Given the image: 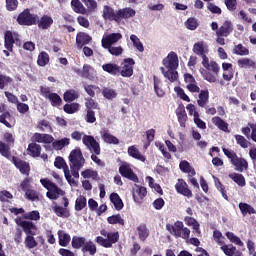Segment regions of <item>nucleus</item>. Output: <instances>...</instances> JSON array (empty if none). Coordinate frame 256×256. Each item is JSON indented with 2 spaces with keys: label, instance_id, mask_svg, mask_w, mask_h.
Instances as JSON below:
<instances>
[{
  "label": "nucleus",
  "instance_id": "f257e3e1",
  "mask_svg": "<svg viewBox=\"0 0 256 256\" xmlns=\"http://www.w3.org/2000/svg\"><path fill=\"white\" fill-rule=\"evenodd\" d=\"M202 58V65L204 68L200 69V73L205 81L208 83H217V77L219 76V71H221V67L215 61L209 62V57L207 54L200 55Z\"/></svg>",
  "mask_w": 256,
  "mask_h": 256
},
{
  "label": "nucleus",
  "instance_id": "f03ea898",
  "mask_svg": "<svg viewBox=\"0 0 256 256\" xmlns=\"http://www.w3.org/2000/svg\"><path fill=\"white\" fill-rule=\"evenodd\" d=\"M222 151L227 159H229L231 165L235 167V171L243 173V171H247V169H249V162H247L245 158L237 156V152L225 147L222 148Z\"/></svg>",
  "mask_w": 256,
  "mask_h": 256
},
{
  "label": "nucleus",
  "instance_id": "7ed1b4c3",
  "mask_svg": "<svg viewBox=\"0 0 256 256\" xmlns=\"http://www.w3.org/2000/svg\"><path fill=\"white\" fill-rule=\"evenodd\" d=\"M166 229L170 232V235L176 237V239H189L191 230L183 224L182 221H176L174 225L166 224Z\"/></svg>",
  "mask_w": 256,
  "mask_h": 256
},
{
  "label": "nucleus",
  "instance_id": "20e7f679",
  "mask_svg": "<svg viewBox=\"0 0 256 256\" xmlns=\"http://www.w3.org/2000/svg\"><path fill=\"white\" fill-rule=\"evenodd\" d=\"M18 25H24L26 27H31L32 25H37L38 15L32 14L29 8L24 9L16 19Z\"/></svg>",
  "mask_w": 256,
  "mask_h": 256
},
{
  "label": "nucleus",
  "instance_id": "39448f33",
  "mask_svg": "<svg viewBox=\"0 0 256 256\" xmlns=\"http://www.w3.org/2000/svg\"><path fill=\"white\" fill-rule=\"evenodd\" d=\"M13 45L21 47V36L17 32L7 30L4 33V47L8 51H13Z\"/></svg>",
  "mask_w": 256,
  "mask_h": 256
},
{
  "label": "nucleus",
  "instance_id": "423d86ee",
  "mask_svg": "<svg viewBox=\"0 0 256 256\" xmlns=\"http://www.w3.org/2000/svg\"><path fill=\"white\" fill-rule=\"evenodd\" d=\"M70 167H84L85 157H83V152L80 147H76L69 154Z\"/></svg>",
  "mask_w": 256,
  "mask_h": 256
},
{
  "label": "nucleus",
  "instance_id": "0eeeda50",
  "mask_svg": "<svg viewBox=\"0 0 256 256\" xmlns=\"http://www.w3.org/2000/svg\"><path fill=\"white\" fill-rule=\"evenodd\" d=\"M40 93L45 99H49L52 107H61L63 104V99L57 93H51V88L40 87Z\"/></svg>",
  "mask_w": 256,
  "mask_h": 256
},
{
  "label": "nucleus",
  "instance_id": "6e6552de",
  "mask_svg": "<svg viewBox=\"0 0 256 256\" xmlns=\"http://www.w3.org/2000/svg\"><path fill=\"white\" fill-rule=\"evenodd\" d=\"M82 143L95 155H101V145L95 140V137L85 134L82 138Z\"/></svg>",
  "mask_w": 256,
  "mask_h": 256
},
{
  "label": "nucleus",
  "instance_id": "1a4fd4ad",
  "mask_svg": "<svg viewBox=\"0 0 256 256\" xmlns=\"http://www.w3.org/2000/svg\"><path fill=\"white\" fill-rule=\"evenodd\" d=\"M54 167L56 169H63L64 171V177L68 183H75V179L71 177V171L69 170V165H67V162H65V159L61 156H57L54 161Z\"/></svg>",
  "mask_w": 256,
  "mask_h": 256
},
{
  "label": "nucleus",
  "instance_id": "9d476101",
  "mask_svg": "<svg viewBox=\"0 0 256 256\" xmlns=\"http://www.w3.org/2000/svg\"><path fill=\"white\" fill-rule=\"evenodd\" d=\"M12 163L20 171L22 175H26V177H29V173H31V165H29L28 162L25 160H22L18 157L13 156L12 157Z\"/></svg>",
  "mask_w": 256,
  "mask_h": 256
},
{
  "label": "nucleus",
  "instance_id": "9b49d317",
  "mask_svg": "<svg viewBox=\"0 0 256 256\" xmlns=\"http://www.w3.org/2000/svg\"><path fill=\"white\" fill-rule=\"evenodd\" d=\"M121 39H123V35L121 33H111L106 36H103V38L101 40L102 47H103V49L109 48V47L115 45V43H119V41H121Z\"/></svg>",
  "mask_w": 256,
  "mask_h": 256
},
{
  "label": "nucleus",
  "instance_id": "f8f14e48",
  "mask_svg": "<svg viewBox=\"0 0 256 256\" xmlns=\"http://www.w3.org/2000/svg\"><path fill=\"white\" fill-rule=\"evenodd\" d=\"M175 189L179 195H183V197H187V199L193 197V191L190 190L189 184L183 179H178V182L175 184Z\"/></svg>",
  "mask_w": 256,
  "mask_h": 256
},
{
  "label": "nucleus",
  "instance_id": "ddd939ff",
  "mask_svg": "<svg viewBox=\"0 0 256 256\" xmlns=\"http://www.w3.org/2000/svg\"><path fill=\"white\" fill-rule=\"evenodd\" d=\"M119 173L122 175L125 179H129V181H133V183H139V177H137V174L133 172V169L127 164H123L119 167Z\"/></svg>",
  "mask_w": 256,
  "mask_h": 256
},
{
  "label": "nucleus",
  "instance_id": "4468645a",
  "mask_svg": "<svg viewBox=\"0 0 256 256\" xmlns=\"http://www.w3.org/2000/svg\"><path fill=\"white\" fill-rule=\"evenodd\" d=\"M162 63L166 69H177L179 67V56L172 51L163 59Z\"/></svg>",
  "mask_w": 256,
  "mask_h": 256
},
{
  "label": "nucleus",
  "instance_id": "2eb2a0df",
  "mask_svg": "<svg viewBox=\"0 0 256 256\" xmlns=\"http://www.w3.org/2000/svg\"><path fill=\"white\" fill-rule=\"evenodd\" d=\"M36 231L37 229H29L28 231L24 232L26 235L24 240L26 249H35V247L39 245V242L35 240V235H37Z\"/></svg>",
  "mask_w": 256,
  "mask_h": 256
},
{
  "label": "nucleus",
  "instance_id": "dca6fc26",
  "mask_svg": "<svg viewBox=\"0 0 256 256\" xmlns=\"http://www.w3.org/2000/svg\"><path fill=\"white\" fill-rule=\"evenodd\" d=\"M233 29V22H231V20H225L216 31V35H219L220 37H229V35L233 33Z\"/></svg>",
  "mask_w": 256,
  "mask_h": 256
},
{
  "label": "nucleus",
  "instance_id": "f3484780",
  "mask_svg": "<svg viewBox=\"0 0 256 256\" xmlns=\"http://www.w3.org/2000/svg\"><path fill=\"white\" fill-rule=\"evenodd\" d=\"M62 200L64 201V207L54 205L52 209L57 217H69V209H67L69 207V198L63 197Z\"/></svg>",
  "mask_w": 256,
  "mask_h": 256
},
{
  "label": "nucleus",
  "instance_id": "a211bd4d",
  "mask_svg": "<svg viewBox=\"0 0 256 256\" xmlns=\"http://www.w3.org/2000/svg\"><path fill=\"white\" fill-rule=\"evenodd\" d=\"M102 17L103 19H105V21H115L116 23H118L119 11L115 12V9H113V7L105 5L103 7Z\"/></svg>",
  "mask_w": 256,
  "mask_h": 256
},
{
  "label": "nucleus",
  "instance_id": "6ab92c4d",
  "mask_svg": "<svg viewBox=\"0 0 256 256\" xmlns=\"http://www.w3.org/2000/svg\"><path fill=\"white\" fill-rule=\"evenodd\" d=\"M124 65L122 70H120V74L122 77H132L133 76V65H135V60L133 58H125Z\"/></svg>",
  "mask_w": 256,
  "mask_h": 256
},
{
  "label": "nucleus",
  "instance_id": "aec40b11",
  "mask_svg": "<svg viewBox=\"0 0 256 256\" xmlns=\"http://www.w3.org/2000/svg\"><path fill=\"white\" fill-rule=\"evenodd\" d=\"M65 195V191L63 189L59 188L57 184H54L53 187L48 189L46 192V197L50 199L51 201H57L59 197H63Z\"/></svg>",
  "mask_w": 256,
  "mask_h": 256
},
{
  "label": "nucleus",
  "instance_id": "412c9836",
  "mask_svg": "<svg viewBox=\"0 0 256 256\" xmlns=\"http://www.w3.org/2000/svg\"><path fill=\"white\" fill-rule=\"evenodd\" d=\"M6 109L7 106L5 105V103H0V113H2L0 115V123H2V125H5V127H8V129H11V127L13 126L7 121V119H11V112L6 111Z\"/></svg>",
  "mask_w": 256,
  "mask_h": 256
},
{
  "label": "nucleus",
  "instance_id": "4be33fe9",
  "mask_svg": "<svg viewBox=\"0 0 256 256\" xmlns=\"http://www.w3.org/2000/svg\"><path fill=\"white\" fill-rule=\"evenodd\" d=\"M100 234L103 237H106V241H108V245H110V249L111 247H113V245H115V243L119 242V232H108L105 229H102L100 231Z\"/></svg>",
  "mask_w": 256,
  "mask_h": 256
},
{
  "label": "nucleus",
  "instance_id": "5701e85b",
  "mask_svg": "<svg viewBox=\"0 0 256 256\" xmlns=\"http://www.w3.org/2000/svg\"><path fill=\"white\" fill-rule=\"evenodd\" d=\"M137 12L131 7H126L118 10V23H121L122 19H131L135 17Z\"/></svg>",
  "mask_w": 256,
  "mask_h": 256
},
{
  "label": "nucleus",
  "instance_id": "b1692460",
  "mask_svg": "<svg viewBox=\"0 0 256 256\" xmlns=\"http://www.w3.org/2000/svg\"><path fill=\"white\" fill-rule=\"evenodd\" d=\"M15 223L18 225V227H21L22 231L25 233L26 231H29V229H37V225L33 223L32 221L23 220L22 217H16Z\"/></svg>",
  "mask_w": 256,
  "mask_h": 256
},
{
  "label": "nucleus",
  "instance_id": "393cba45",
  "mask_svg": "<svg viewBox=\"0 0 256 256\" xmlns=\"http://www.w3.org/2000/svg\"><path fill=\"white\" fill-rule=\"evenodd\" d=\"M36 25L40 29L47 30L51 28V25H53V18L49 15H43L40 19L38 16V20L36 22Z\"/></svg>",
  "mask_w": 256,
  "mask_h": 256
},
{
  "label": "nucleus",
  "instance_id": "a878e982",
  "mask_svg": "<svg viewBox=\"0 0 256 256\" xmlns=\"http://www.w3.org/2000/svg\"><path fill=\"white\" fill-rule=\"evenodd\" d=\"M179 167L182 173H188V177H195V175H197L195 168H193V166H191L187 160H182L179 164Z\"/></svg>",
  "mask_w": 256,
  "mask_h": 256
},
{
  "label": "nucleus",
  "instance_id": "bb28decb",
  "mask_svg": "<svg viewBox=\"0 0 256 256\" xmlns=\"http://www.w3.org/2000/svg\"><path fill=\"white\" fill-rule=\"evenodd\" d=\"M70 5L74 13H78L80 15H87V8H85L81 0H71Z\"/></svg>",
  "mask_w": 256,
  "mask_h": 256
},
{
  "label": "nucleus",
  "instance_id": "cd10ccee",
  "mask_svg": "<svg viewBox=\"0 0 256 256\" xmlns=\"http://www.w3.org/2000/svg\"><path fill=\"white\" fill-rule=\"evenodd\" d=\"M91 41L92 38L89 36V34L85 32H79L76 36V45L78 47H83V45H89Z\"/></svg>",
  "mask_w": 256,
  "mask_h": 256
},
{
  "label": "nucleus",
  "instance_id": "c85d7f7f",
  "mask_svg": "<svg viewBox=\"0 0 256 256\" xmlns=\"http://www.w3.org/2000/svg\"><path fill=\"white\" fill-rule=\"evenodd\" d=\"M110 201L114 205V209H116V211H121V209L125 207V204L123 203V200L121 199V196H119L118 193H111Z\"/></svg>",
  "mask_w": 256,
  "mask_h": 256
},
{
  "label": "nucleus",
  "instance_id": "c756f323",
  "mask_svg": "<svg viewBox=\"0 0 256 256\" xmlns=\"http://www.w3.org/2000/svg\"><path fill=\"white\" fill-rule=\"evenodd\" d=\"M58 243L60 247H67L71 243V235L69 233L59 230L58 231Z\"/></svg>",
  "mask_w": 256,
  "mask_h": 256
},
{
  "label": "nucleus",
  "instance_id": "7c9ffc66",
  "mask_svg": "<svg viewBox=\"0 0 256 256\" xmlns=\"http://www.w3.org/2000/svg\"><path fill=\"white\" fill-rule=\"evenodd\" d=\"M212 123L215 127H218L220 131H224V133L229 132V124L225 122V120L221 119L219 116H215L212 118Z\"/></svg>",
  "mask_w": 256,
  "mask_h": 256
},
{
  "label": "nucleus",
  "instance_id": "2f4dec72",
  "mask_svg": "<svg viewBox=\"0 0 256 256\" xmlns=\"http://www.w3.org/2000/svg\"><path fill=\"white\" fill-rule=\"evenodd\" d=\"M87 243V238L81 236H73L71 246L73 249H83Z\"/></svg>",
  "mask_w": 256,
  "mask_h": 256
},
{
  "label": "nucleus",
  "instance_id": "473e14b6",
  "mask_svg": "<svg viewBox=\"0 0 256 256\" xmlns=\"http://www.w3.org/2000/svg\"><path fill=\"white\" fill-rule=\"evenodd\" d=\"M27 151L31 157H41V145L35 142H32L28 145Z\"/></svg>",
  "mask_w": 256,
  "mask_h": 256
},
{
  "label": "nucleus",
  "instance_id": "72a5a7b5",
  "mask_svg": "<svg viewBox=\"0 0 256 256\" xmlns=\"http://www.w3.org/2000/svg\"><path fill=\"white\" fill-rule=\"evenodd\" d=\"M81 251L84 254L88 253L89 255L94 256L97 254V245L93 243V241L89 240L86 242Z\"/></svg>",
  "mask_w": 256,
  "mask_h": 256
},
{
  "label": "nucleus",
  "instance_id": "f704fd0d",
  "mask_svg": "<svg viewBox=\"0 0 256 256\" xmlns=\"http://www.w3.org/2000/svg\"><path fill=\"white\" fill-rule=\"evenodd\" d=\"M103 71L109 73L110 75H119L120 68L119 65L113 63H107L102 65Z\"/></svg>",
  "mask_w": 256,
  "mask_h": 256
},
{
  "label": "nucleus",
  "instance_id": "c9c22d12",
  "mask_svg": "<svg viewBox=\"0 0 256 256\" xmlns=\"http://www.w3.org/2000/svg\"><path fill=\"white\" fill-rule=\"evenodd\" d=\"M102 139L109 145H119V138L109 133V130H105L102 134Z\"/></svg>",
  "mask_w": 256,
  "mask_h": 256
},
{
  "label": "nucleus",
  "instance_id": "e433bc0d",
  "mask_svg": "<svg viewBox=\"0 0 256 256\" xmlns=\"http://www.w3.org/2000/svg\"><path fill=\"white\" fill-rule=\"evenodd\" d=\"M198 97L197 104L199 107H205L209 103V90H200Z\"/></svg>",
  "mask_w": 256,
  "mask_h": 256
},
{
  "label": "nucleus",
  "instance_id": "4c0bfd02",
  "mask_svg": "<svg viewBox=\"0 0 256 256\" xmlns=\"http://www.w3.org/2000/svg\"><path fill=\"white\" fill-rule=\"evenodd\" d=\"M137 231L140 241H147V238L149 237V228H147V224H140L137 227Z\"/></svg>",
  "mask_w": 256,
  "mask_h": 256
},
{
  "label": "nucleus",
  "instance_id": "58836bf2",
  "mask_svg": "<svg viewBox=\"0 0 256 256\" xmlns=\"http://www.w3.org/2000/svg\"><path fill=\"white\" fill-rule=\"evenodd\" d=\"M63 99L66 103H72L75 99H79V92L74 89L67 90L63 95Z\"/></svg>",
  "mask_w": 256,
  "mask_h": 256
},
{
  "label": "nucleus",
  "instance_id": "ea45409f",
  "mask_svg": "<svg viewBox=\"0 0 256 256\" xmlns=\"http://www.w3.org/2000/svg\"><path fill=\"white\" fill-rule=\"evenodd\" d=\"M128 155L130 157H133V159H137L138 161L145 162V156H143L141 152H139V149H137V147L135 146L128 147Z\"/></svg>",
  "mask_w": 256,
  "mask_h": 256
},
{
  "label": "nucleus",
  "instance_id": "a19ab883",
  "mask_svg": "<svg viewBox=\"0 0 256 256\" xmlns=\"http://www.w3.org/2000/svg\"><path fill=\"white\" fill-rule=\"evenodd\" d=\"M229 179H232L234 183H237L239 187H245L247 185V182L245 181V176L243 174L239 173H232L228 175Z\"/></svg>",
  "mask_w": 256,
  "mask_h": 256
},
{
  "label": "nucleus",
  "instance_id": "79ce46f5",
  "mask_svg": "<svg viewBox=\"0 0 256 256\" xmlns=\"http://www.w3.org/2000/svg\"><path fill=\"white\" fill-rule=\"evenodd\" d=\"M49 61V54L45 51H41L37 58L38 67H46V65H49Z\"/></svg>",
  "mask_w": 256,
  "mask_h": 256
},
{
  "label": "nucleus",
  "instance_id": "37998d69",
  "mask_svg": "<svg viewBox=\"0 0 256 256\" xmlns=\"http://www.w3.org/2000/svg\"><path fill=\"white\" fill-rule=\"evenodd\" d=\"M71 143V140L69 138H62L60 140H55L52 143V147L53 149H55V151H61V149H63L64 147H67V145H69Z\"/></svg>",
  "mask_w": 256,
  "mask_h": 256
},
{
  "label": "nucleus",
  "instance_id": "c03bdc74",
  "mask_svg": "<svg viewBox=\"0 0 256 256\" xmlns=\"http://www.w3.org/2000/svg\"><path fill=\"white\" fill-rule=\"evenodd\" d=\"M0 155L6 159H13V156L11 155V146L5 144L3 141H0Z\"/></svg>",
  "mask_w": 256,
  "mask_h": 256
},
{
  "label": "nucleus",
  "instance_id": "a18cd8bd",
  "mask_svg": "<svg viewBox=\"0 0 256 256\" xmlns=\"http://www.w3.org/2000/svg\"><path fill=\"white\" fill-rule=\"evenodd\" d=\"M239 209L243 215V217H245L247 214L249 215H255V208H253V206L247 204V203H243L240 202L239 203Z\"/></svg>",
  "mask_w": 256,
  "mask_h": 256
},
{
  "label": "nucleus",
  "instance_id": "49530a36",
  "mask_svg": "<svg viewBox=\"0 0 256 256\" xmlns=\"http://www.w3.org/2000/svg\"><path fill=\"white\" fill-rule=\"evenodd\" d=\"M87 207V198L83 195H80L75 200V211H83Z\"/></svg>",
  "mask_w": 256,
  "mask_h": 256
},
{
  "label": "nucleus",
  "instance_id": "de8ad7c7",
  "mask_svg": "<svg viewBox=\"0 0 256 256\" xmlns=\"http://www.w3.org/2000/svg\"><path fill=\"white\" fill-rule=\"evenodd\" d=\"M238 67H240V69L245 67H248L249 69H256V63L249 58H241L238 60Z\"/></svg>",
  "mask_w": 256,
  "mask_h": 256
},
{
  "label": "nucleus",
  "instance_id": "09e8293b",
  "mask_svg": "<svg viewBox=\"0 0 256 256\" xmlns=\"http://www.w3.org/2000/svg\"><path fill=\"white\" fill-rule=\"evenodd\" d=\"M220 249L226 256H235L237 253V247L233 246V244H222Z\"/></svg>",
  "mask_w": 256,
  "mask_h": 256
},
{
  "label": "nucleus",
  "instance_id": "8fccbe9b",
  "mask_svg": "<svg viewBox=\"0 0 256 256\" xmlns=\"http://www.w3.org/2000/svg\"><path fill=\"white\" fill-rule=\"evenodd\" d=\"M193 53H195V55H198L199 57L201 55H205L207 53V50H205V42L203 41L196 42L193 45Z\"/></svg>",
  "mask_w": 256,
  "mask_h": 256
},
{
  "label": "nucleus",
  "instance_id": "3c124183",
  "mask_svg": "<svg viewBox=\"0 0 256 256\" xmlns=\"http://www.w3.org/2000/svg\"><path fill=\"white\" fill-rule=\"evenodd\" d=\"M165 79H168L170 83H175L179 79V72L177 69H168L164 74Z\"/></svg>",
  "mask_w": 256,
  "mask_h": 256
},
{
  "label": "nucleus",
  "instance_id": "603ef678",
  "mask_svg": "<svg viewBox=\"0 0 256 256\" xmlns=\"http://www.w3.org/2000/svg\"><path fill=\"white\" fill-rule=\"evenodd\" d=\"M154 91L157 97H165V91L161 89V80L157 76L153 77Z\"/></svg>",
  "mask_w": 256,
  "mask_h": 256
},
{
  "label": "nucleus",
  "instance_id": "864d4df0",
  "mask_svg": "<svg viewBox=\"0 0 256 256\" xmlns=\"http://www.w3.org/2000/svg\"><path fill=\"white\" fill-rule=\"evenodd\" d=\"M136 193L138 197H136L135 194H133V199L136 203H139V199L140 201H143L145 197H147V188L143 186H138Z\"/></svg>",
  "mask_w": 256,
  "mask_h": 256
},
{
  "label": "nucleus",
  "instance_id": "5fc2aeb1",
  "mask_svg": "<svg viewBox=\"0 0 256 256\" xmlns=\"http://www.w3.org/2000/svg\"><path fill=\"white\" fill-rule=\"evenodd\" d=\"M102 95L105 99H108L109 101L117 98V91H115L112 88L104 87L102 89Z\"/></svg>",
  "mask_w": 256,
  "mask_h": 256
},
{
  "label": "nucleus",
  "instance_id": "6e6d98bb",
  "mask_svg": "<svg viewBox=\"0 0 256 256\" xmlns=\"http://www.w3.org/2000/svg\"><path fill=\"white\" fill-rule=\"evenodd\" d=\"M107 221L109 225H125V220L121 217V214L109 216Z\"/></svg>",
  "mask_w": 256,
  "mask_h": 256
},
{
  "label": "nucleus",
  "instance_id": "4d7b16f0",
  "mask_svg": "<svg viewBox=\"0 0 256 256\" xmlns=\"http://www.w3.org/2000/svg\"><path fill=\"white\" fill-rule=\"evenodd\" d=\"M81 175L84 179H93L94 181H97V179H99V173L92 169H86L82 171Z\"/></svg>",
  "mask_w": 256,
  "mask_h": 256
},
{
  "label": "nucleus",
  "instance_id": "13d9d810",
  "mask_svg": "<svg viewBox=\"0 0 256 256\" xmlns=\"http://www.w3.org/2000/svg\"><path fill=\"white\" fill-rule=\"evenodd\" d=\"M227 239H229V241L231 243H234L235 245H238V247H243V245H245L243 243V241H241V238H239V236L235 235V233L233 232H226L225 233Z\"/></svg>",
  "mask_w": 256,
  "mask_h": 256
},
{
  "label": "nucleus",
  "instance_id": "bf43d9fd",
  "mask_svg": "<svg viewBox=\"0 0 256 256\" xmlns=\"http://www.w3.org/2000/svg\"><path fill=\"white\" fill-rule=\"evenodd\" d=\"M22 219H27L28 221H39V219H41V215L39 214V211L33 210L27 213L24 212Z\"/></svg>",
  "mask_w": 256,
  "mask_h": 256
},
{
  "label": "nucleus",
  "instance_id": "052dcab7",
  "mask_svg": "<svg viewBox=\"0 0 256 256\" xmlns=\"http://www.w3.org/2000/svg\"><path fill=\"white\" fill-rule=\"evenodd\" d=\"M79 107V103L65 104L63 106V111L68 115H73V113H77V111H79Z\"/></svg>",
  "mask_w": 256,
  "mask_h": 256
},
{
  "label": "nucleus",
  "instance_id": "680f3d73",
  "mask_svg": "<svg viewBox=\"0 0 256 256\" xmlns=\"http://www.w3.org/2000/svg\"><path fill=\"white\" fill-rule=\"evenodd\" d=\"M84 5L87 7V15L89 13H95L97 11V1L95 0H82Z\"/></svg>",
  "mask_w": 256,
  "mask_h": 256
},
{
  "label": "nucleus",
  "instance_id": "e2e57ef3",
  "mask_svg": "<svg viewBox=\"0 0 256 256\" xmlns=\"http://www.w3.org/2000/svg\"><path fill=\"white\" fill-rule=\"evenodd\" d=\"M234 55H240L241 57L249 55V50L243 44H238L233 48Z\"/></svg>",
  "mask_w": 256,
  "mask_h": 256
},
{
  "label": "nucleus",
  "instance_id": "0e129e2a",
  "mask_svg": "<svg viewBox=\"0 0 256 256\" xmlns=\"http://www.w3.org/2000/svg\"><path fill=\"white\" fill-rule=\"evenodd\" d=\"M234 138L236 139L237 145H240L242 149H247V147L251 145V142H249L243 135L236 134L234 135Z\"/></svg>",
  "mask_w": 256,
  "mask_h": 256
},
{
  "label": "nucleus",
  "instance_id": "69168bd1",
  "mask_svg": "<svg viewBox=\"0 0 256 256\" xmlns=\"http://www.w3.org/2000/svg\"><path fill=\"white\" fill-rule=\"evenodd\" d=\"M84 91H86L89 97H95V92L99 93V91H101V88H99V86H96V85L85 84Z\"/></svg>",
  "mask_w": 256,
  "mask_h": 256
},
{
  "label": "nucleus",
  "instance_id": "338daca9",
  "mask_svg": "<svg viewBox=\"0 0 256 256\" xmlns=\"http://www.w3.org/2000/svg\"><path fill=\"white\" fill-rule=\"evenodd\" d=\"M86 111H94V109H99V103L93 100V98H85Z\"/></svg>",
  "mask_w": 256,
  "mask_h": 256
},
{
  "label": "nucleus",
  "instance_id": "774afa93",
  "mask_svg": "<svg viewBox=\"0 0 256 256\" xmlns=\"http://www.w3.org/2000/svg\"><path fill=\"white\" fill-rule=\"evenodd\" d=\"M176 115L178 117L180 127H185V123H187V112H185V109L177 111Z\"/></svg>",
  "mask_w": 256,
  "mask_h": 256
}]
</instances>
